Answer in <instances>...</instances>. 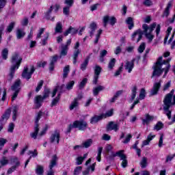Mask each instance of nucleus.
<instances>
[{"instance_id": "nucleus-5", "label": "nucleus", "mask_w": 175, "mask_h": 175, "mask_svg": "<svg viewBox=\"0 0 175 175\" xmlns=\"http://www.w3.org/2000/svg\"><path fill=\"white\" fill-rule=\"evenodd\" d=\"M87 122L84 120H76L72 124L69 125L67 129V133H70V131H72L73 128H78L79 131H84L87 129Z\"/></svg>"}, {"instance_id": "nucleus-2", "label": "nucleus", "mask_w": 175, "mask_h": 175, "mask_svg": "<svg viewBox=\"0 0 175 175\" xmlns=\"http://www.w3.org/2000/svg\"><path fill=\"white\" fill-rule=\"evenodd\" d=\"M165 62H162V56L158 57L154 67V76L159 77V76H162L163 72H165V76L167 75L172 66L168 64L165 68H162Z\"/></svg>"}, {"instance_id": "nucleus-22", "label": "nucleus", "mask_w": 175, "mask_h": 175, "mask_svg": "<svg viewBox=\"0 0 175 175\" xmlns=\"http://www.w3.org/2000/svg\"><path fill=\"white\" fill-rule=\"evenodd\" d=\"M44 173V167L43 165H37L36 167V174L37 175H43Z\"/></svg>"}, {"instance_id": "nucleus-60", "label": "nucleus", "mask_w": 175, "mask_h": 175, "mask_svg": "<svg viewBox=\"0 0 175 175\" xmlns=\"http://www.w3.org/2000/svg\"><path fill=\"white\" fill-rule=\"evenodd\" d=\"M73 85H75V81H70L66 85L67 90H72V88H73Z\"/></svg>"}, {"instance_id": "nucleus-21", "label": "nucleus", "mask_w": 175, "mask_h": 175, "mask_svg": "<svg viewBox=\"0 0 175 175\" xmlns=\"http://www.w3.org/2000/svg\"><path fill=\"white\" fill-rule=\"evenodd\" d=\"M25 36V31L23 29H16V38L20 40L23 39Z\"/></svg>"}, {"instance_id": "nucleus-32", "label": "nucleus", "mask_w": 175, "mask_h": 175, "mask_svg": "<svg viewBox=\"0 0 175 175\" xmlns=\"http://www.w3.org/2000/svg\"><path fill=\"white\" fill-rule=\"evenodd\" d=\"M90 29H91V31L90 32V35L91 37L94 36V33L96 30V23H92L90 25Z\"/></svg>"}, {"instance_id": "nucleus-31", "label": "nucleus", "mask_w": 175, "mask_h": 175, "mask_svg": "<svg viewBox=\"0 0 175 175\" xmlns=\"http://www.w3.org/2000/svg\"><path fill=\"white\" fill-rule=\"evenodd\" d=\"M39 133V127L38 126H35L34 132L30 133V136L32 139H36L38 137V134Z\"/></svg>"}, {"instance_id": "nucleus-58", "label": "nucleus", "mask_w": 175, "mask_h": 175, "mask_svg": "<svg viewBox=\"0 0 175 175\" xmlns=\"http://www.w3.org/2000/svg\"><path fill=\"white\" fill-rule=\"evenodd\" d=\"M28 155H31L33 157V158H36V157H38V150L36 149L34 150V151L29 150Z\"/></svg>"}, {"instance_id": "nucleus-19", "label": "nucleus", "mask_w": 175, "mask_h": 175, "mask_svg": "<svg viewBox=\"0 0 175 175\" xmlns=\"http://www.w3.org/2000/svg\"><path fill=\"white\" fill-rule=\"evenodd\" d=\"M143 125H148L152 121V116L146 114L144 118H142Z\"/></svg>"}, {"instance_id": "nucleus-16", "label": "nucleus", "mask_w": 175, "mask_h": 175, "mask_svg": "<svg viewBox=\"0 0 175 175\" xmlns=\"http://www.w3.org/2000/svg\"><path fill=\"white\" fill-rule=\"evenodd\" d=\"M79 32V29L70 26L64 33V36H68L69 33L71 35H76Z\"/></svg>"}, {"instance_id": "nucleus-28", "label": "nucleus", "mask_w": 175, "mask_h": 175, "mask_svg": "<svg viewBox=\"0 0 175 175\" xmlns=\"http://www.w3.org/2000/svg\"><path fill=\"white\" fill-rule=\"evenodd\" d=\"M55 33H62V23L61 22H58L56 24V27L55 28Z\"/></svg>"}, {"instance_id": "nucleus-50", "label": "nucleus", "mask_w": 175, "mask_h": 175, "mask_svg": "<svg viewBox=\"0 0 175 175\" xmlns=\"http://www.w3.org/2000/svg\"><path fill=\"white\" fill-rule=\"evenodd\" d=\"M88 65V59H85L83 63L81 65V70H85L87 69V66Z\"/></svg>"}, {"instance_id": "nucleus-38", "label": "nucleus", "mask_w": 175, "mask_h": 175, "mask_svg": "<svg viewBox=\"0 0 175 175\" xmlns=\"http://www.w3.org/2000/svg\"><path fill=\"white\" fill-rule=\"evenodd\" d=\"M18 111V107H14L12 109V120L13 121H16L17 120V113Z\"/></svg>"}, {"instance_id": "nucleus-23", "label": "nucleus", "mask_w": 175, "mask_h": 175, "mask_svg": "<svg viewBox=\"0 0 175 175\" xmlns=\"http://www.w3.org/2000/svg\"><path fill=\"white\" fill-rule=\"evenodd\" d=\"M103 90H105L104 86L98 85L93 89V94L94 96H97V95L99 94V92H100V91H103Z\"/></svg>"}, {"instance_id": "nucleus-42", "label": "nucleus", "mask_w": 175, "mask_h": 175, "mask_svg": "<svg viewBox=\"0 0 175 175\" xmlns=\"http://www.w3.org/2000/svg\"><path fill=\"white\" fill-rule=\"evenodd\" d=\"M79 54H80V50H75L73 56V64H76V62H77V57H79Z\"/></svg>"}, {"instance_id": "nucleus-37", "label": "nucleus", "mask_w": 175, "mask_h": 175, "mask_svg": "<svg viewBox=\"0 0 175 175\" xmlns=\"http://www.w3.org/2000/svg\"><path fill=\"white\" fill-rule=\"evenodd\" d=\"M49 36H50V34L46 32V33H45L44 38H43L42 40H41L40 44H41L42 46H46V44H47V40H49Z\"/></svg>"}, {"instance_id": "nucleus-10", "label": "nucleus", "mask_w": 175, "mask_h": 175, "mask_svg": "<svg viewBox=\"0 0 175 175\" xmlns=\"http://www.w3.org/2000/svg\"><path fill=\"white\" fill-rule=\"evenodd\" d=\"M57 161H58V157H57V154H54L52 157V159L50 161V164L49 165L50 170L48 172L47 175H54L53 167H54V166H57Z\"/></svg>"}, {"instance_id": "nucleus-27", "label": "nucleus", "mask_w": 175, "mask_h": 175, "mask_svg": "<svg viewBox=\"0 0 175 175\" xmlns=\"http://www.w3.org/2000/svg\"><path fill=\"white\" fill-rule=\"evenodd\" d=\"M136 94H137V87L133 86V88L131 90V102H133V100H135V98H136Z\"/></svg>"}, {"instance_id": "nucleus-51", "label": "nucleus", "mask_w": 175, "mask_h": 175, "mask_svg": "<svg viewBox=\"0 0 175 175\" xmlns=\"http://www.w3.org/2000/svg\"><path fill=\"white\" fill-rule=\"evenodd\" d=\"M162 128H163V123H162L161 122H157V124L154 126V129H156L157 131H161Z\"/></svg>"}, {"instance_id": "nucleus-8", "label": "nucleus", "mask_w": 175, "mask_h": 175, "mask_svg": "<svg viewBox=\"0 0 175 175\" xmlns=\"http://www.w3.org/2000/svg\"><path fill=\"white\" fill-rule=\"evenodd\" d=\"M33 72H35V67L31 66L30 71H29L28 66H25L22 73V77H23V79H26V80H29V79L32 77Z\"/></svg>"}, {"instance_id": "nucleus-35", "label": "nucleus", "mask_w": 175, "mask_h": 175, "mask_svg": "<svg viewBox=\"0 0 175 175\" xmlns=\"http://www.w3.org/2000/svg\"><path fill=\"white\" fill-rule=\"evenodd\" d=\"M114 114V109H111L107 111L105 113L101 114L103 116V118H107V117H111Z\"/></svg>"}, {"instance_id": "nucleus-55", "label": "nucleus", "mask_w": 175, "mask_h": 175, "mask_svg": "<svg viewBox=\"0 0 175 175\" xmlns=\"http://www.w3.org/2000/svg\"><path fill=\"white\" fill-rule=\"evenodd\" d=\"M0 163L1 166H5V165H8L9 163V160L6 159L5 157H3L1 160H0Z\"/></svg>"}, {"instance_id": "nucleus-44", "label": "nucleus", "mask_w": 175, "mask_h": 175, "mask_svg": "<svg viewBox=\"0 0 175 175\" xmlns=\"http://www.w3.org/2000/svg\"><path fill=\"white\" fill-rule=\"evenodd\" d=\"M114 65H116V59H111L108 64V68L109 70H111L113 68H114Z\"/></svg>"}, {"instance_id": "nucleus-64", "label": "nucleus", "mask_w": 175, "mask_h": 175, "mask_svg": "<svg viewBox=\"0 0 175 175\" xmlns=\"http://www.w3.org/2000/svg\"><path fill=\"white\" fill-rule=\"evenodd\" d=\"M174 157H175V154L167 156L166 159H165V162L166 163L170 162V161L174 159Z\"/></svg>"}, {"instance_id": "nucleus-54", "label": "nucleus", "mask_w": 175, "mask_h": 175, "mask_svg": "<svg viewBox=\"0 0 175 175\" xmlns=\"http://www.w3.org/2000/svg\"><path fill=\"white\" fill-rule=\"evenodd\" d=\"M43 80H41L39 81L36 88V92H39L40 90L42 89V87H43Z\"/></svg>"}, {"instance_id": "nucleus-15", "label": "nucleus", "mask_w": 175, "mask_h": 175, "mask_svg": "<svg viewBox=\"0 0 175 175\" xmlns=\"http://www.w3.org/2000/svg\"><path fill=\"white\" fill-rule=\"evenodd\" d=\"M135 61L133 60L131 62H126V64L124 65L125 70L129 72V73H131L132 72V69L135 67Z\"/></svg>"}, {"instance_id": "nucleus-33", "label": "nucleus", "mask_w": 175, "mask_h": 175, "mask_svg": "<svg viewBox=\"0 0 175 175\" xmlns=\"http://www.w3.org/2000/svg\"><path fill=\"white\" fill-rule=\"evenodd\" d=\"M161 88V81L157 82L154 85V95H158V92Z\"/></svg>"}, {"instance_id": "nucleus-48", "label": "nucleus", "mask_w": 175, "mask_h": 175, "mask_svg": "<svg viewBox=\"0 0 175 175\" xmlns=\"http://www.w3.org/2000/svg\"><path fill=\"white\" fill-rule=\"evenodd\" d=\"M117 157H120V159H124V158H126V156L124 154V150H119L116 152Z\"/></svg>"}, {"instance_id": "nucleus-53", "label": "nucleus", "mask_w": 175, "mask_h": 175, "mask_svg": "<svg viewBox=\"0 0 175 175\" xmlns=\"http://www.w3.org/2000/svg\"><path fill=\"white\" fill-rule=\"evenodd\" d=\"M63 13L66 16H69V13H70V7L66 6L63 8Z\"/></svg>"}, {"instance_id": "nucleus-43", "label": "nucleus", "mask_w": 175, "mask_h": 175, "mask_svg": "<svg viewBox=\"0 0 175 175\" xmlns=\"http://www.w3.org/2000/svg\"><path fill=\"white\" fill-rule=\"evenodd\" d=\"M103 30L99 29L98 31V33L96 35V39L94 40V44H97L98 42H99V39L100 38V35H102Z\"/></svg>"}, {"instance_id": "nucleus-9", "label": "nucleus", "mask_w": 175, "mask_h": 175, "mask_svg": "<svg viewBox=\"0 0 175 175\" xmlns=\"http://www.w3.org/2000/svg\"><path fill=\"white\" fill-rule=\"evenodd\" d=\"M72 44V39H69L67 40L66 44H62V51L60 52L59 58H62V57H65L68 55V50H69V46Z\"/></svg>"}, {"instance_id": "nucleus-24", "label": "nucleus", "mask_w": 175, "mask_h": 175, "mask_svg": "<svg viewBox=\"0 0 175 175\" xmlns=\"http://www.w3.org/2000/svg\"><path fill=\"white\" fill-rule=\"evenodd\" d=\"M100 120H103V116H94L93 118L90 120V124H96L98 121H100Z\"/></svg>"}, {"instance_id": "nucleus-12", "label": "nucleus", "mask_w": 175, "mask_h": 175, "mask_svg": "<svg viewBox=\"0 0 175 175\" xmlns=\"http://www.w3.org/2000/svg\"><path fill=\"white\" fill-rule=\"evenodd\" d=\"M109 24H111V25H114V24H116V23H117V19L114 16H111V18L109 16H104L103 17V25H104L105 28H106V27H107V23H109Z\"/></svg>"}, {"instance_id": "nucleus-7", "label": "nucleus", "mask_w": 175, "mask_h": 175, "mask_svg": "<svg viewBox=\"0 0 175 175\" xmlns=\"http://www.w3.org/2000/svg\"><path fill=\"white\" fill-rule=\"evenodd\" d=\"M21 84V81L20 79H17L14 85L12 86V90L14 91V94L12 95V100H14L16 98H17V96L18 95V93L20 92V85Z\"/></svg>"}, {"instance_id": "nucleus-45", "label": "nucleus", "mask_w": 175, "mask_h": 175, "mask_svg": "<svg viewBox=\"0 0 175 175\" xmlns=\"http://www.w3.org/2000/svg\"><path fill=\"white\" fill-rule=\"evenodd\" d=\"M42 116H43V112L40 111L38 113V116L36 118V126H38L39 127V120H40V118H42Z\"/></svg>"}, {"instance_id": "nucleus-59", "label": "nucleus", "mask_w": 175, "mask_h": 175, "mask_svg": "<svg viewBox=\"0 0 175 175\" xmlns=\"http://www.w3.org/2000/svg\"><path fill=\"white\" fill-rule=\"evenodd\" d=\"M12 163H15V165L14 166H16V167H18V166H20V161H18V159L17 157L13 158L12 159Z\"/></svg>"}, {"instance_id": "nucleus-11", "label": "nucleus", "mask_w": 175, "mask_h": 175, "mask_svg": "<svg viewBox=\"0 0 175 175\" xmlns=\"http://www.w3.org/2000/svg\"><path fill=\"white\" fill-rule=\"evenodd\" d=\"M94 75L93 79V84H98V79H99V75L102 72V68L98 65H96L94 68Z\"/></svg>"}, {"instance_id": "nucleus-25", "label": "nucleus", "mask_w": 175, "mask_h": 175, "mask_svg": "<svg viewBox=\"0 0 175 175\" xmlns=\"http://www.w3.org/2000/svg\"><path fill=\"white\" fill-rule=\"evenodd\" d=\"M126 23L129 25V29H132L135 27V23H133V18L128 17L126 19Z\"/></svg>"}, {"instance_id": "nucleus-56", "label": "nucleus", "mask_w": 175, "mask_h": 175, "mask_svg": "<svg viewBox=\"0 0 175 175\" xmlns=\"http://www.w3.org/2000/svg\"><path fill=\"white\" fill-rule=\"evenodd\" d=\"M140 165H141V167H143V168L146 167L147 166V158L143 157L140 163Z\"/></svg>"}, {"instance_id": "nucleus-40", "label": "nucleus", "mask_w": 175, "mask_h": 175, "mask_svg": "<svg viewBox=\"0 0 175 175\" xmlns=\"http://www.w3.org/2000/svg\"><path fill=\"white\" fill-rule=\"evenodd\" d=\"M146 98V90L144 88H142L139 93V100H143Z\"/></svg>"}, {"instance_id": "nucleus-3", "label": "nucleus", "mask_w": 175, "mask_h": 175, "mask_svg": "<svg viewBox=\"0 0 175 175\" xmlns=\"http://www.w3.org/2000/svg\"><path fill=\"white\" fill-rule=\"evenodd\" d=\"M21 61H23V58L20 57V54H18V53H14L12 54L11 57V64L12 66L10 68V72L9 75L10 79H13L16 70L20 68Z\"/></svg>"}, {"instance_id": "nucleus-17", "label": "nucleus", "mask_w": 175, "mask_h": 175, "mask_svg": "<svg viewBox=\"0 0 175 175\" xmlns=\"http://www.w3.org/2000/svg\"><path fill=\"white\" fill-rule=\"evenodd\" d=\"M81 99V97L76 98L70 105L69 109L70 110H74V109H77L79 107V100Z\"/></svg>"}, {"instance_id": "nucleus-41", "label": "nucleus", "mask_w": 175, "mask_h": 175, "mask_svg": "<svg viewBox=\"0 0 175 175\" xmlns=\"http://www.w3.org/2000/svg\"><path fill=\"white\" fill-rule=\"evenodd\" d=\"M144 50H146V43L142 42V43H141V44L138 47L137 51H138V53L142 54V53H143V51H144Z\"/></svg>"}, {"instance_id": "nucleus-47", "label": "nucleus", "mask_w": 175, "mask_h": 175, "mask_svg": "<svg viewBox=\"0 0 175 175\" xmlns=\"http://www.w3.org/2000/svg\"><path fill=\"white\" fill-rule=\"evenodd\" d=\"M87 81H88V79L87 78H84L82 81L79 84V90H83L85 85L87 84Z\"/></svg>"}, {"instance_id": "nucleus-46", "label": "nucleus", "mask_w": 175, "mask_h": 175, "mask_svg": "<svg viewBox=\"0 0 175 175\" xmlns=\"http://www.w3.org/2000/svg\"><path fill=\"white\" fill-rule=\"evenodd\" d=\"M102 151H103V147H99L98 148V155H97V161L98 162H100V158L102 157Z\"/></svg>"}, {"instance_id": "nucleus-26", "label": "nucleus", "mask_w": 175, "mask_h": 175, "mask_svg": "<svg viewBox=\"0 0 175 175\" xmlns=\"http://www.w3.org/2000/svg\"><path fill=\"white\" fill-rule=\"evenodd\" d=\"M11 113L12 111L10 109H7L4 114L1 116V121H6L7 120H9Z\"/></svg>"}, {"instance_id": "nucleus-13", "label": "nucleus", "mask_w": 175, "mask_h": 175, "mask_svg": "<svg viewBox=\"0 0 175 175\" xmlns=\"http://www.w3.org/2000/svg\"><path fill=\"white\" fill-rule=\"evenodd\" d=\"M172 6L173 0H170L167 4V7L163 13L162 17H169V15L170 14V8H172Z\"/></svg>"}, {"instance_id": "nucleus-4", "label": "nucleus", "mask_w": 175, "mask_h": 175, "mask_svg": "<svg viewBox=\"0 0 175 175\" xmlns=\"http://www.w3.org/2000/svg\"><path fill=\"white\" fill-rule=\"evenodd\" d=\"M163 103L165 114H166L168 119L170 120V118H172V111L169 110V109L175 105V96H172L166 94L163 100Z\"/></svg>"}, {"instance_id": "nucleus-39", "label": "nucleus", "mask_w": 175, "mask_h": 175, "mask_svg": "<svg viewBox=\"0 0 175 175\" xmlns=\"http://www.w3.org/2000/svg\"><path fill=\"white\" fill-rule=\"evenodd\" d=\"M70 71V70L69 68V66H66V67H64V68L63 69V78L64 79H66V77H68V75H69Z\"/></svg>"}, {"instance_id": "nucleus-29", "label": "nucleus", "mask_w": 175, "mask_h": 175, "mask_svg": "<svg viewBox=\"0 0 175 175\" xmlns=\"http://www.w3.org/2000/svg\"><path fill=\"white\" fill-rule=\"evenodd\" d=\"M92 142L93 141L92 139H88L83 142L82 146L84 148H88V147L92 146Z\"/></svg>"}, {"instance_id": "nucleus-20", "label": "nucleus", "mask_w": 175, "mask_h": 175, "mask_svg": "<svg viewBox=\"0 0 175 175\" xmlns=\"http://www.w3.org/2000/svg\"><path fill=\"white\" fill-rule=\"evenodd\" d=\"M107 129V131H115V132H117L118 131V124H114L113 122H110Z\"/></svg>"}, {"instance_id": "nucleus-52", "label": "nucleus", "mask_w": 175, "mask_h": 175, "mask_svg": "<svg viewBox=\"0 0 175 175\" xmlns=\"http://www.w3.org/2000/svg\"><path fill=\"white\" fill-rule=\"evenodd\" d=\"M28 23H29V21L28 20L27 17L23 18V19L21 22L23 27H27V25H28Z\"/></svg>"}, {"instance_id": "nucleus-61", "label": "nucleus", "mask_w": 175, "mask_h": 175, "mask_svg": "<svg viewBox=\"0 0 175 175\" xmlns=\"http://www.w3.org/2000/svg\"><path fill=\"white\" fill-rule=\"evenodd\" d=\"M151 16H147L146 17L143 18V22L146 23L147 24H150L151 23Z\"/></svg>"}, {"instance_id": "nucleus-18", "label": "nucleus", "mask_w": 175, "mask_h": 175, "mask_svg": "<svg viewBox=\"0 0 175 175\" xmlns=\"http://www.w3.org/2000/svg\"><path fill=\"white\" fill-rule=\"evenodd\" d=\"M44 99V98L42 96H37L35 98L34 103H35L36 107L37 109H39V107H40V106H42V102H43Z\"/></svg>"}, {"instance_id": "nucleus-63", "label": "nucleus", "mask_w": 175, "mask_h": 175, "mask_svg": "<svg viewBox=\"0 0 175 175\" xmlns=\"http://www.w3.org/2000/svg\"><path fill=\"white\" fill-rule=\"evenodd\" d=\"M14 130V123H10L8 126V132L12 133L13 131Z\"/></svg>"}, {"instance_id": "nucleus-30", "label": "nucleus", "mask_w": 175, "mask_h": 175, "mask_svg": "<svg viewBox=\"0 0 175 175\" xmlns=\"http://www.w3.org/2000/svg\"><path fill=\"white\" fill-rule=\"evenodd\" d=\"M8 55H9V49H8V48H5L1 51L2 59L4 60L8 59Z\"/></svg>"}, {"instance_id": "nucleus-36", "label": "nucleus", "mask_w": 175, "mask_h": 175, "mask_svg": "<svg viewBox=\"0 0 175 175\" xmlns=\"http://www.w3.org/2000/svg\"><path fill=\"white\" fill-rule=\"evenodd\" d=\"M14 25H16V22H11L5 29L6 32H8V33H10V32L13 31V29L14 28Z\"/></svg>"}, {"instance_id": "nucleus-57", "label": "nucleus", "mask_w": 175, "mask_h": 175, "mask_svg": "<svg viewBox=\"0 0 175 175\" xmlns=\"http://www.w3.org/2000/svg\"><path fill=\"white\" fill-rule=\"evenodd\" d=\"M83 167L81 166H78L75 168L74 170V174L75 175H79L81 172Z\"/></svg>"}, {"instance_id": "nucleus-49", "label": "nucleus", "mask_w": 175, "mask_h": 175, "mask_svg": "<svg viewBox=\"0 0 175 175\" xmlns=\"http://www.w3.org/2000/svg\"><path fill=\"white\" fill-rule=\"evenodd\" d=\"M65 5H67V7L72 8L73 6V3H75V0H65Z\"/></svg>"}, {"instance_id": "nucleus-62", "label": "nucleus", "mask_w": 175, "mask_h": 175, "mask_svg": "<svg viewBox=\"0 0 175 175\" xmlns=\"http://www.w3.org/2000/svg\"><path fill=\"white\" fill-rule=\"evenodd\" d=\"M132 137V135L131 134H128L124 139V141L123 142V143L124 144H126L127 143H129V142H131V138Z\"/></svg>"}, {"instance_id": "nucleus-6", "label": "nucleus", "mask_w": 175, "mask_h": 175, "mask_svg": "<svg viewBox=\"0 0 175 175\" xmlns=\"http://www.w3.org/2000/svg\"><path fill=\"white\" fill-rule=\"evenodd\" d=\"M65 87V85H62L61 86H57L52 93V98H54L55 95H57V92L59 91V94H57V96L52 100L51 103V107L53 106H55L58 102H59V99H61V94H62V88Z\"/></svg>"}, {"instance_id": "nucleus-14", "label": "nucleus", "mask_w": 175, "mask_h": 175, "mask_svg": "<svg viewBox=\"0 0 175 175\" xmlns=\"http://www.w3.org/2000/svg\"><path fill=\"white\" fill-rule=\"evenodd\" d=\"M59 133L58 131H55L50 137L51 143H56L58 144L59 143Z\"/></svg>"}, {"instance_id": "nucleus-1", "label": "nucleus", "mask_w": 175, "mask_h": 175, "mask_svg": "<svg viewBox=\"0 0 175 175\" xmlns=\"http://www.w3.org/2000/svg\"><path fill=\"white\" fill-rule=\"evenodd\" d=\"M142 29L143 31L139 29L134 31L131 36V40L133 42H135V40H137V43H139L143 38V33L145 35L146 39H148L149 42H152V39H154V35H152V31H154V24L148 25L144 23L142 25Z\"/></svg>"}, {"instance_id": "nucleus-34", "label": "nucleus", "mask_w": 175, "mask_h": 175, "mask_svg": "<svg viewBox=\"0 0 175 175\" xmlns=\"http://www.w3.org/2000/svg\"><path fill=\"white\" fill-rule=\"evenodd\" d=\"M154 139V136L151 134H150L148 136V138L146 140H144L142 143V147H144V146H148L150 144V142Z\"/></svg>"}]
</instances>
